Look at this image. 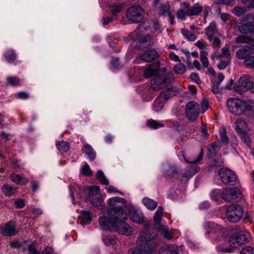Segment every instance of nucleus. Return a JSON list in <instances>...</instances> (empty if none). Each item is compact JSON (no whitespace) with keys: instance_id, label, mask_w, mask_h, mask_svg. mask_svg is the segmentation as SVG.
<instances>
[{"instance_id":"a18cd8bd","label":"nucleus","mask_w":254,"mask_h":254,"mask_svg":"<svg viewBox=\"0 0 254 254\" xmlns=\"http://www.w3.org/2000/svg\"><path fill=\"white\" fill-rule=\"evenodd\" d=\"M174 69L176 73L182 74L186 71V67L185 64L180 63L174 66Z\"/></svg>"},{"instance_id":"4468645a","label":"nucleus","mask_w":254,"mask_h":254,"mask_svg":"<svg viewBox=\"0 0 254 254\" xmlns=\"http://www.w3.org/2000/svg\"><path fill=\"white\" fill-rule=\"evenodd\" d=\"M199 113V106L197 103L194 101H191L186 105V116L190 121H194L198 116Z\"/></svg>"},{"instance_id":"58836bf2","label":"nucleus","mask_w":254,"mask_h":254,"mask_svg":"<svg viewBox=\"0 0 254 254\" xmlns=\"http://www.w3.org/2000/svg\"><path fill=\"white\" fill-rule=\"evenodd\" d=\"M220 149V144L217 142H213L208 147V151L212 155H215L219 151Z\"/></svg>"},{"instance_id":"338daca9","label":"nucleus","mask_w":254,"mask_h":254,"mask_svg":"<svg viewBox=\"0 0 254 254\" xmlns=\"http://www.w3.org/2000/svg\"><path fill=\"white\" fill-rule=\"evenodd\" d=\"M170 58L171 60L176 62H180V60L177 55H176L174 52H171L170 53Z\"/></svg>"},{"instance_id":"7c9ffc66","label":"nucleus","mask_w":254,"mask_h":254,"mask_svg":"<svg viewBox=\"0 0 254 254\" xmlns=\"http://www.w3.org/2000/svg\"><path fill=\"white\" fill-rule=\"evenodd\" d=\"M157 67L155 64H150L147 68L145 69L143 75L145 78H149L154 75L157 70Z\"/></svg>"},{"instance_id":"aec40b11","label":"nucleus","mask_w":254,"mask_h":254,"mask_svg":"<svg viewBox=\"0 0 254 254\" xmlns=\"http://www.w3.org/2000/svg\"><path fill=\"white\" fill-rule=\"evenodd\" d=\"M158 57V52L155 50H151L140 55L139 59L144 62H151L156 60Z\"/></svg>"},{"instance_id":"bb28decb","label":"nucleus","mask_w":254,"mask_h":254,"mask_svg":"<svg viewBox=\"0 0 254 254\" xmlns=\"http://www.w3.org/2000/svg\"><path fill=\"white\" fill-rule=\"evenodd\" d=\"M239 31L243 34H254V25L250 23L244 24L239 26Z\"/></svg>"},{"instance_id":"c03bdc74","label":"nucleus","mask_w":254,"mask_h":254,"mask_svg":"<svg viewBox=\"0 0 254 254\" xmlns=\"http://www.w3.org/2000/svg\"><path fill=\"white\" fill-rule=\"evenodd\" d=\"M220 136L221 138V141L226 144L228 143L229 139L226 134V129L224 127H221L220 128L219 131Z\"/></svg>"},{"instance_id":"6e6d98bb","label":"nucleus","mask_w":254,"mask_h":254,"mask_svg":"<svg viewBox=\"0 0 254 254\" xmlns=\"http://www.w3.org/2000/svg\"><path fill=\"white\" fill-rule=\"evenodd\" d=\"M240 253L241 254H254V247L246 246L241 250Z\"/></svg>"},{"instance_id":"4d7b16f0","label":"nucleus","mask_w":254,"mask_h":254,"mask_svg":"<svg viewBox=\"0 0 254 254\" xmlns=\"http://www.w3.org/2000/svg\"><path fill=\"white\" fill-rule=\"evenodd\" d=\"M223 56H225L226 59L230 57V54L229 53V50L228 47L225 46L222 49L221 54H219L217 57L219 58H222Z\"/></svg>"},{"instance_id":"09e8293b","label":"nucleus","mask_w":254,"mask_h":254,"mask_svg":"<svg viewBox=\"0 0 254 254\" xmlns=\"http://www.w3.org/2000/svg\"><path fill=\"white\" fill-rule=\"evenodd\" d=\"M152 29L154 33L157 34L160 33L163 28L160 25L158 21H153L152 23Z\"/></svg>"},{"instance_id":"052dcab7","label":"nucleus","mask_w":254,"mask_h":254,"mask_svg":"<svg viewBox=\"0 0 254 254\" xmlns=\"http://www.w3.org/2000/svg\"><path fill=\"white\" fill-rule=\"evenodd\" d=\"M212 47L215 49H219L221 46V41L217 36L214 37L212 40Z\"/></svg>"},{"instance_id":"cd10ccee","label":"nucleus","mask_w":254,"mask_h":254,"mask_svg":"<svg viewBox=\"0 0 254 254\" xmlns=\"http://www.w3.org/2000/svg\"><path fill=\"white\" fill-rule=\"evenodd\" d=\"M79 218L81 219V223L83 225L89 224L92 221L91 214L90 211H81Z\"/></svg>"},{"instance_id":"f3484780","label":"nucleus","mask_w":254,"mask_h":254,"mask_svg":"<svg viewBox=\"0 0 254 254\" xmlns=\"http://www.w3.org/2000/svg\"><path fill=\"white\" fill-rule=\"evenodd\" d=\"M181 6L187 10V16H190L198 15L202 10V7L198 4H195L190 7L187 2H183Z\"/></svg>"},{"instance_id":"412c9836","label":"nucleus","mask_w":254,"mask_h":254,"mask_svg":"<svg viewBox=\"0 0 254 254\" xmlns=\"http://www.w3.org/2000/svg\"><path fill=\"white\" fill-rule=\"evenodd\" d=\"M206 36L209 41H212L214 37L218 35V31L214 22H211L205 29Z\"/></svg>"},{"instance_id":"9d476101","label":"nucleus","mask_w":254,"mask_h":254,"mask_svg":"<svg viewBox=\"0 0 254 254\" xmlns=\"http://www.w3.org/2000/svg\"><path fill=\"white\" fill-rule=\"evenodd\" d=\"M221 196L227 202L237 201L241 199L242 197L240 190L236 188H231L223 190Z\"/></svg>"},{"instance_id":"2f4dec72","label":"nucleus","mask_w":254,"mask_h":254,"mask_svg":"<svg viewBox=\"0 0 254 254\" xmlns=\"http://www.w3.org/2000/svg\"><path fill=\"white\" fill-rule=\"evenodd\" d=\"M29 254H52L53 251L51 248H46L42 253L38 251L34 246L30 245L28 248Z\"/></svg>"},{"instance_id":"680f3d73","label":"nucleus","mask_w":254,"mask_h":254,"mask_svg":"<svg viewBox=\"0 0 254 254\" xmlns=\"http://www.w3.org/2000/svg\"><path fill=\"white\" fill-rule=\"evenodd\" d=\"M208 108V103L206 100H203L201 103L200 111L202 113H204Z\"/></svg>"},{"instance_id":"bf43d9fd","label":"nucleus","mask_w":254,"mask_h":254,"mask_svg":"<svg viewBox=\"0 0 254 254\" xmlns=\"http://www.w3.org/2000/svg\"><path fill=\"white\" fill-rule=\"evenodd\" d=\"M186 16H187V10L182 7V8L178 11L177 16L178 18L184 20L186 19Z\"/></svg>"},{"instance_id":"2eb2a0df","label":"nucleus","mask_w":254,"mask_h":254,"mask_svg":"<svg viewBox=\"0 0 254 254\" xmlns=\"http://www.w3.org/2000/svg\"><path fill=\"white\" fill-rule=\"evenodd\" d=\"M147 22H145L143 24H140L137 27V28L135 30V32L136 35H137V39L140 41V42L145 43L147 45H151L153 43L151 36L149 34L142 35L141 34L139 33V31H142V30L146 29V27H147Z\"/></svg>"},{"instance_id":"4be33fe9","label":"nucleus","mask_w":254,"mask_h":254,"mask_svg":"<svg viewBox=\"0 0 254 254\" xmlns=\"http://www.w3.org/2000/svg\"><path fill=\"white\" fill-rule=\"evenodd\" d=\"M155 227L157 230L159 232L165 239L170 240L172 238L173 236V231L170 230L167 226L160 225Z\"/></svg>"},{"instance_id":"e433bc0d","label":"nucleus","mask_w":254,"mask_h":254,"mask_svg":"<svg viewBox=\"0 0 254 254\" xmlns=\"http://www.w3.org/2000/svg\"><path fill=\"white\" fill-rule=\"evenodd\" d=\"M102 240L104 244L107 246L115 245L117 243V239L113 236L104 235Z\"/></svg>"},{"instance_id":"393cba45","label":"nucleus","mask_w":254,"mask_h":254,"mask_svg":"<svg viewBox=\"0 0 254 254\" xmlns=\"http://www.w3.org/2000/svg\"><path fill=\"white\" fill-rule=\"evenodd\" d=\"M234 128L238 134L248 131L246 123L241 119L236 121Z\"/></svg>"},{"instance_id":"f8f14e48","label":"nucleus","mask_w":254,"mask_h":254,"mask_svg":"<svg viewBox=\"0 0 254 254\" xmlns=\"http://www.w3.org/2000/svg\"><path fill=\"white\" fill-rule=\"evenodd\" d=\"M173 96V92L170 89L162 92L154 102L153 110L156 112L160 111L163 108L165 103Z\"/></svg>"},{"instance_id":"c756f323","label":"nucleus","mask_w":254,"mask_h":254,"mask_svg":"<svg viewBox=\"0 0 254 254\" xmlns=\"http://www.w3.org/2000/svg\"><path fill=\"white\" fill-rule=\"evenodd\" d=\"M142 202L145 206L150 210H154L157 206V202L156 201L148 197L143 198Z\"/></svg>"},{"instance_id":"f704fd0d","label":"nucleus","mask_w":254,"mask_h":254,"mask_svg":"<svg viewBox=\"0 0 254 254\" xmlns=\"http://www.w3.org/2000/svg\"><path fill=\"white\" fill-rule=\"evenodd\" d=\"M163 207L161 206H159L156 212L155 213L154 216V220L155 223L156 227L160 225H162L161 222V218L163 214Z\"/></svg>"},{"instance_id":"5fc2aeb1","label":"nucleus","mask_w":254,"mask_h":254,"mask_svg":"<svg viewBox=\"0 0 254 254\" xmlns=\"http://www.w3.org/2000/svg\"><path fill=\"white\" fill-rule=\"evenodd\" d=\"M232 12L237 16H241L245 13L246 10L241 7L235 6L233 8Z\"/></svg>"},{"instance_id":"a211bd4d","label":"nucleus","mask_w":254,"mask_h":254,"mask_svg":"<svg viewBox=\"0 0 254 254\" xmlns=\"http://www.w3.org/2000/svg\"><path fill=\"white\" fill-rule=\"evenodd\" d=\"M0 233L3 236H11L15 235L17 231L14 224L12 222H8L0 228Z\"/></svg>"},{"instance_id":"8fccbe9b","label":"nucleus","mask_w":254,"mask_h":254,"mask_svg":"<svg viewBox=\"0 0 254 254\" xmlns=\"http://www.w3.org/2000/svg\"><path fill=\"white\" fill-rule=\"evenodd\" d=\"M244 64L248 67L254 68V56H250L246 59L244 62Z\"/></svg>"},{"instance_id":"b1692460","label":"nucleus","mask_w":254,"mask_h":254,"mask_svg":"<svg viewBox=\"0 0 254 254\" xmlns=\"http://www.w3.org/2000/svg\"><path fill=\"white\" fill-rule=\"evenodd\" d=\"M236 236L238 238V243L241 245L249 242L251 238L250 233L246 231H240L237 233Z\"/></svg>"},{"instance_id":"72a5a7b5","label":"nucleus","mask_w":254,"mask_h":254,"mask_svg":"<svg viewBox=\"0 0 254 254\" xmlns=\"http://www.w3.org/2000/svg\"><path fill=\"white\" fill-rule=\"evenodd\" d=\"M4 57L8 62L12 63L16 59V54L13 50L8 49L5 52Z\"/></svg>"},{"instance_id":"e2e57ef3","label":"nucleus","mask_w":254,"mask_h":254,"mask_svg":"<svg viewBox=\"0 0 254 254\" xmlns=\"http://www.w3.org/2000/svg\"><path fill=\"white\" fill-rule=\"evenodd\" d=\"M243 3L249 8H254V0H243Z\"/></svg>"},{"instance_id":"864d4df0","label":"nucleus","mask_w":254,"mask_h":254,"mask_svg":"<svg viewBox=\"0 0 254 254\" xmlns=\"http://www.w3.org/2000/svg\"><path fill=\"white\" fill-rule=\"evenodd\" d=\"M235 41L237 43H249L251 39L246 36H240L235 39Z\"/></svg>"},{"instance_id":"6e6552de","label":"nucleus","mask_w":254,"mask_h":254,"mask_svg":"<svg viewBox=\"0 0 254 254\" xmlns=\"http://www.w3.org/2000/svg\"><path fill=\"white\" fill-rule=\"evenodd\" d=\"M226 214L229 221L237 222L242 218L244 214V209L239 204H232L227 207Z\"/></svg>"},{"instance_id":"0eeeda50","label":"nucleus","mask_w":254,"mask_h":254,"mask_svg":"<svg viewBox=\"0 0 254 254\" xmlns=\"http://www.w3.org/2000/svg\"><path fill=\"white\" fill-rule=\"evenodd\" d=\"M174 80L171 73H163L155 76L151 81V86L154 90L165 88Z\"/></svg>"},{"instance_id":"ddd939ff","label":"nucleus","mask_w":254,"mask_h":254,"mask_svg":"<svg viewBox=\"0 0 254 254\" xmlns=\"http://www.w3.org/2000/svg\"><path fill=\"white\" fill-rule=\"evenodd\" d=\"M253 86V82L247 76L241 77L234 86V89L238 92L242 93Z\"/></svg>"},{"instance_id":"774afa93","label":"nucleus","mask_w":254,"mask_h":254,"mask_svg":"<svg viewBox=\"0 0 254 254\" xmlns=\"http://www.w3.org/2000/svg\"><path fill=\"white\" fill-rule=\"evenodd\" d=\"M16 207L22 208L25 206V203L22 199H19L15 202Z\"/></svg>"},{"instance_id":"c9c22d12","label":"nucleus","mask_w":254,"mask_h":254,"mask_svg":"<svg viewBox=\"0 0 254 254\" xmlns=\"http://www.w3.org/2000/svg\"><path fill=\"white\" fill-rule=\"evenodd\" d=\"M124 5L121 3H114L110 7V10L113 15H117L118 13H121L123 9Z\"/></svg>"},{"instance_id":"6ab92c4d","label":"nucleus","mask_w":254,"mask_h":254,"mask_svg":"<svg viewBox=\"0 0 254 254\" xmlns=\"http://www.w3.org/2000/svg\"><path fill=\"white\" fill-rule=\"evenodd\" d=\"M253 54H254V49L251 46H245L237 51L236 56L239 59L246 60Z\"/></svg>"},{"instance_id":"9b49d317","label":"nucleus","mask_w":254,"mask_h":254,"mask_svg":"<svg viewBox=\"0 0 254 254\" xmlns=\"http://www.w3.org/2000/svg\"><path fill=\"white\" fill-rule=\"evenodd\" d=\"M218 174L222 181L225 184L233 186L237 183V179L235 174L229 169H221Z\"/></svg>"},{"instance_id":"ea45409f","label":"nucleus","mask_w":254,"mask_h":254,"mask_svg":"<svg viewBox=\"0 0 254 254\" xmlns=\"http://www.w3.org/2000/svg\"><path fill=\"white\" fill-rule=\"evenodd\" d=\"M181 33L185 36L188 40L190 41H194L196 39L197 36L194 34L191 33L189 30L187 29H182Z\"/></svg>"},{"instance_id":"c85d7f7f","label":"nucleus","mask_w":254,"mask_h":254,"mask_svg":"<svg viewBox=\"0 0 254 254\" xmlns=\"http://www.w3.org/2000/svg\"><path fill=\"white\" fill-rule=\"evenodd\" d=\"M10 178L13 183L19 185H25L28 182V181L25 178L16 174L11 175Z\"/></svg>"},{"instance_id":"f03ea898","label":"nucleus","mask_w":254,"mask_h":254,"mask_svg":"<svg viewBox=\"0 0 254 254\" xmlns=\"http://www.w3.org/2000/svg\"><path fill=\"white\" fill-rule=\"evenodd\" d=\"M127 215L126 218L123 219L117 218L109 220L106 216H100L99 219L100 226L103 230H116L119 234L125 236H130L132 234V228L127 223Z\"/></svg>"},{"instance_id":"dca6fc26","label":"nucleus","mask_w":254,"mask_h":254,"mask_svg":"<svg viewBox=\"0 0 254 254\" xmlns=\"http://www.w3.org/2000/svg\"><path fill=\"white\" fill-rule=\"evenodd\" d=\"M128 215L130 219L135 223L140 224L144 222L143 213L133 206L129 207Z\"/></svg>"},{"instance_id":"a878e982","label":"nucleus","mask_w":254,"mask_h":254,"mask_svg":"<svg viewBox=\"0 0 254 254\" xmlns=\"http://www.w3.org/2000/svg\"><path fill=\"white\" fill-rule=\"evenodd\" d=\"M82 151L87 155L91 161L95 160L96 156V153L90 145L88 144L84 145L82 148Z\"/></svg>"},{"instance_id":"69168bd1","label":"nucleus","mask_w":254,"mask_h":254,"mask_svg":"<svg viewBox=\"0 0 254 254\" xmlns=\"http://www.w3.org/2000/svg\"><path fill=\"white\" fill-rule=\"evenodd\" d=\"M195 45L200 49H206V45L205 44L204 42L202 40L198 41Z\"/></svg>"},{"instance_id":"39448f33","label":"nucleus","mask_w":254,"mask_h":254,"mask_svg":"<svg viewBox=\"0 0 254 254\" xmlns=\"http://www.w3.org/2000/svg\"><path fill=\"white\" fill-rule=\"evenodd\" d=\"M227 107L233 115L240 116L246 110H252L254 107V103H249L238 98H230L227 100Z\"/></svg>"},{"instance_id":"49530a36","label":"nucleus","mask_w":254,"mask_h":254,"mask_svg":"<svg viewBox=\"0 0 254 254\" xmlns=\"http://www.w3.org/2000/svg\"><path fill=\"white\" fill-rule=\"evenodd\" d=\"M243 142L245 143L247 146L250 147L251 146V139L247 133V132H244L239 134Z\"/></svg>"},{"instance_id":"20e7f679","label":"nucleus","mask_w":254,"mask_h":254,"mask_svg":"<svg viewBox=\"0 0 254 254\" xmlns=\"http://www.w3.org/2000/svg\"><path fill=\"white\" fill-rule=\"evenodd\" d=\"M126 200L120 197H113L108 200L109 210L107 216L109 220L117 218L121 219L126 218Z\"/></svg>"},{"instance_id":"423d86ee","label":"nucleus","mask_w":254,"mask_h":254,"mask_svg":"<svg viewBox=\"0 0 254 254\" xmlns=\"http://www.w3.org/2000/svg\"><path fill=\"white\" fill-rule=\"evenodd\" d=\"M81 193H83L85 195H88L87 199L94 206L102 209L104 207V202L101 198V194L100 192V188L97 186H91L83 190H80Z\"/></svg>"},{"instance_id":"473e14b6","label":"nucleus","mask_w":254,"mask_h":254,"mask_svg":"<svg viewBox=\"0 0 254 254\" xmlns=\"http://www.w3.org/2000/svg\"><path fill=\"white\" fill-rule=\"evenodd\" d=\"M2 190L5 195L10 196L15 193L16 190V188L6 184L2 187Z\"/></svg>"},{"instance_id":"603ef678","label":"nucleus","mask_w":254,"mask_h":254,"mask_svg":"<svg viewBox=\"0 0 254 254\" xmlns=\"http://www.w3.org/2000/svg\"><path fill=\"white\" fill-rule=\"evenodd\" d=\"M8 84L12 86H16L19 84V80L14 76H9L6 79Z\"/></svg>"},{"instance_id":"7ed1b4c3","label":"nucleus","mask_w":254,"mask_h":254,"mask_svg":"<svg viewBox=\"0 0 254 254\" xmlns=\"http://www.w3.org/2000/svg\"><path fill=\"white\" fill-rule=\"evenodd\" d=\"M156 235L143 231L138 238L136 244V249L129 250V254H151L156 250L158 240Z\"/></svg>"},{"instance_id":"79ce46f5","label":"nucleus","mask_w":254,"mask_h":254,"mask_svg":"<svg viewBox=\"0 0 254 254\" xmlns=\"http://www.w3.org/2000/svg\"><path fill=\"white\" fill-rule=\"evenodd\" d=\"M207 52L205 51H201L200 54V61L204 68L208 67L209 64V62L207 58Z\"/></svg>"},{"instance_id":"1a4fd4ad","label":"nucleus","mask_w":254,"mask_h":254,"mask_svg":"<svg viewBox=\"0 0 254 254\" xmlns=\"http://www.w3.org/2000/svg\"><path fill=\"white\" fill-rule=\"evenodd\" d=\"M126 15L130 23H138L143 19L145 11L141 6L133 5L128 8Z\"/></svg>"},{"instance_id":"f257e3e1","label":"nucleus","mask_w":254,"mask_h":254,"mask_svg":"<svg viewBox=\"0 0 254 254\" xmlns=\"http://www.w3.org/2000/svg\"><path fill=\"white\" fill-rule=\"evenodd\" d=\"M206 235L210 238L212 243L216 245V249L219 252L232 253L234 249L240 246L236 236H232L228 242L225 241V234L222 227L211 222H207L205 224Z\"/></svg>"},{"instance_id":"a19ab883","label":"nucleus","mask_w":254,"mask_h":254,"mask_svg":"<svg viewBox=\"0 0 254 254\" xmlns=\"http://www.w3.org/2000/svg\"><path fill=\"white\" fill-rule=\"evenodd\" d=\"M97 179L100 183L104 185H109V182L106 178L103 171L99 170L96 174Z\"/></svg>"},{"instance_id":"3c124183","label":"nucleus","mask_w":254,"mask_h":254,"mask_svg":"<svg viewBox=\"0 0 254 254\" xmlns=\"http://www.w3.org/2000/svg\"><path fill=\"white\" fill-rule=\"evenodd\" d=\"M203 150H202V149H201L197 158L195 160H192L190 161H189L186 158L184 153H183V156L185 161L186 162L190 163V164H194V163H196L199 162V161H200L202 159V157H203Z\"/></svg>"},{"instance_id":"0e129e2a","label":"nucleus","mask_w":254,"mask_h":254,"mask_svg":"<svg viewBox=\"0 0 254 254\" xmlns=\"http://www.w3.org/2000/svg\"><path fill=\"white\" fill-rule=\"evenodd\" d=\"M17 97L20 99H26L29 98V94L24 92H20L17 93Z\"/></svg>"},{"instance_id":"13d9d810","label":"nucleus","mask_w":254,"mask_h":254,"mask_svg":"<svg viewBox=\"0 0 254 254\" xmlns=\"http://www.w3.org/2000/svg\"><path fill=\"white\" fill-rule=\"evenodd\" d=\"M230 63V59H226L225 60H221L220 63L217 65V67L220 70H222L225 69L228 64Z\"/></svg>"},{"instance_id":"5701e85b","label":"nucleus","mask_w":254,"mask_h":254,"mask_svg":"<svg viewBox=\"0 0 254 254\" xmlns=\"http://www.w3.org/2000/svg\"><path fill=\"white\" fill-rule=\"evenodd\" d=\"M178 247L173 244H169L162 247L159 254H179L177 253Z\"/></svg>"},{"instance_id":"4c0bfd02","label":"nucleus","mask_w":254,"mask_h":254,"mask_svg":"<svg viewBox=\"0 0 254 254\" xmlns=\"http://www.w3.org/2000/svg\"><path fill=\"white\" fill-rule=\"evenodd\" d=\"M56 146L61 152H67L69 148V143L64 141H57Z\"/></svg>"},{"instance_id":"37998d69","label":"nucleus","mask_w":254,"mask_h":254,"mask_svg":"<svg viewBox=\"0 0 254 254\" xmlns=\"http://www.w3.org/2000/svg\"><path fill=\"white\" fill-rule=\"evenodd\" d=\"M147 126L152 128H158L164 126L162 123H159L157 121L153 120H149L147 122Z\"/></svg>"},{"instance_id":"de8ad7c7","label":"nucleus","mask_w":254,"mask_h":254,"mask_svg":"<svg viewBox=\"0 0 254 254\" xmlns=\"http://www.w3.org/2000/svg\"><path fill=\"white\" fill-rule=\"evenodd\" d=\"M81 172L82 175L86 176H90L92 175V171L91 170L89 166L85 163L81 168Z\"/></svg>"}]
</instances>
